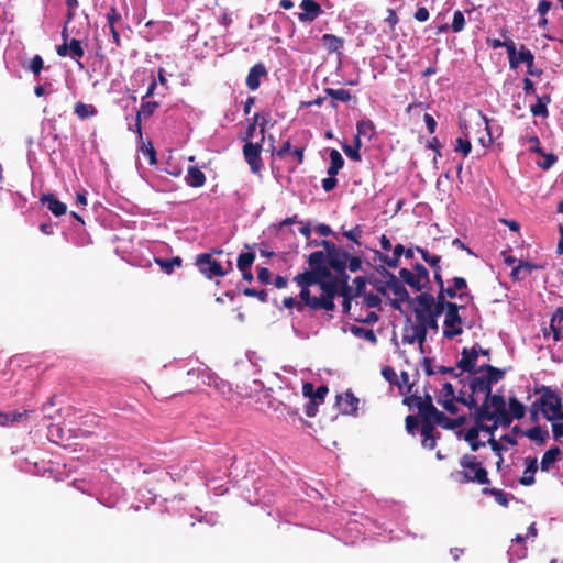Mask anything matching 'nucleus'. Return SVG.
<instances>
[{
    "instance_id": "nucleus-1",
    "label": "nucleus",
    "mask_w": 563,
    "mask_h": 563,
    "mask_svg": "<svg viewBox=\"0 0 563 563\" xmlns=\"http://www.w3.org/2000/svg\"><path fill=\"white\" fill-rule=\"evenodd\" d=\"M461 471L459 472L460 483H474L478 485H489L488 472L483 465V461L473 454H464L460 459Z\"/></svg>"
},
{
    "instance_id": "nucleus-2",
    "label": "nucleus",
    "mask_w": 563,
    "mask_h": 563,
    "mask_svg": "<svg viewBox=\"0 0 563 563\" xmlns=\"http://www.w3.org/2000/svg\"><path fill=\"white\" fill-rule=\"evenodd\" d=\"M541 408L543 417L548 421H563V405L560 394L550 387H543L540 398L533 404Z\"/></svg>"
},
{
    "instance_id": "nucleus-3",
    "label": "nucleus",
    "mask_w": 563,
    "mask_h": 563,
    "mask_svg": "<svg viewBox=\"0 0 563 563\" xmlns=\"http://www.w3.org/2000/svg\"><path fill=\"white\" fill-rule=\"evenodd\" d=\"M321 295L313 296L308 308L312 311L323 309L325 311H333L335 309L334 297L339 295L340 285L333 278L320 283Z\"/></svg>"
},
{
    "instance_id": "nucleus-4",
    "label": "nucleus",
    "mask_w": 563,
    "mask_h": 563,
    "mask_svg": "<svg viewBox=\"0 0 563 563\" xmlns=\"http://www.w3.org/2000/svg\"><path fill=\"white\" fill-rule=\"evenodd\" d=\"M400 279L411 287L415 291L429 289L430 278L429 271L420 263L413 266V271L401 268L399 271Z\"/></svg>"
},
{
    "instance_id": "nucleus-5",
    "label": "nucleus",
    "mask_w": 563,
    "mask_h": 563,
    "mask_svg": "<svg viewBox=\"0 0 563 563\" xmlns=\"http://www.w3.org/2000/svg\"><path fill=\"white\" fill-rule=\"evenodd\" d=\"M319 244L324 249L328 256V265L336 273L342 274L346 271L347 260L350 253L342 247H339L330 240H322Z\"/></svg>"
},
{
    "instance_id": "nucleus-6",
    "label": "nucleus",
    "mask_w": 563,
    "mask_h": 563,
    "mask_svg": "<svg viewBox=\"0 0 563 563\" xmlns=\"http://www.w3.org/2000/svg\"><path fill=\"white\" fill-rule=\"evenodd\" d=\"M386 286L393 292L394 298L390 299V306L395 310L401 311V303H411L412 298L406 289L404 282L399 280L393 273L386 271Z\"/></svg>"
},
{
    "instance_id": "nucleus-7",
    "label": "nucleus",
    "mask_w": 563,
    "mask_h": 563,
    "mask_svg": "<svg viewBox=\"0 0 563 563\" xmlns=\"http://www.w3.org/2000/svg\"><path fill=\"white\" fill-rule=\"evenodd\" d=\"M464 308V305L450 306V310L445 312L443 321V336L445 339L452 340L455 336L461 335L463 333V319L460 316V310Z\"/></svg>"
},
{
    "instance_id": "nucleus-8",
    "label": "nucleus",
    "mask_w": 563,
    "mask_h": 563,
    "mask_svg": "<svg viewBox=\"0 0 563 563\" xmlns=\"http://www.w3.org/2000/svg\"><path fill=\"white\" fill-rule=\"evenodd\" d=\"M506 409V401L503 395L490 394L485 401L477 408V418L479 420H494L497 413Z\"/></svg>"
},
{
    "instance_id": "nucleus-9",
    "label": "nucleus",
    "mask_w": 563,
    "mask_h": 563,
    "mask_svg": "<svg viewBox=\"0 0 563 563\" xmlns=\"http://www.w3.org/2000/svg\"><path fill=\"white\" fill-rule=\"evenodd\" d=\"M196 265L198 266L199 272L208 279H212L213 277H223L227 275V271L218 261L213 260L212 255L209 253L199 254L196 258Z\"/></svg>"
},
{
    "instance_id": "nucleus-10",
    "label": "nucleus",
    "mask_w": 563,
    "mask_h": 563,
    "mask_svg": "<svg viewBox=\"0 0 563 563\" xmlns=\"http://www.w3.org/2000/svg\"><path fill=\"white\" fill-rule=\"evenodd\" d=\"M294 280L300 287L299 298L309 305L313 298L310 292V286L318 285L320 287V280L314 268L311 267V269H306L303 273L298 274Z\"/></svg>"
},
{
    "instance_id": "nucleus-11",
    "label": "nucleus",
    "mask_w": 563,
    "mask_h": 563,
    "mask_svg": "<svg viewBox=\"0 0 563 563\" xmlns=\"http://www.w3.org/2000/svg\"><path fill=\"white\" fill-rule=\"evenodd\" d=\"M432 295L428 291L421 292L412 298L410 307L413 311L416 322H420L430 316H433L434 310L432 309Z\"/></svg>"
},
{
    "instance_id": "nucleus-12",
    "label": "nucleus",
    "mask_w": 563,
    "mask_h": 563,
    "mask_svg": "<svg viewBox=\"0 0 563 563\" xmlns=\"http://www.w3.org/2000/svg\"><path fill=\"white\" fill-rule=\"evenodd\" d=\"M262 144L246 142L243 145V155L250 166L252 173L257 174L263 168V161L261 157Z\"/></svg>"
},
{
    "instance_id": "nucleus-13",
    "label": "nucleus",
    "mask_w": 563,
    "mask_h": 563,
    "mask_svg": "<svg viewBox=\"0 0 563 563\" xmlns=\"http://www.w3.org/2000/svg\"><path fill=\"white\" fill-rule=\"evenodd\" d=\"M208 385L228 404L238 402L240 399L239 393L232 388L231 384L219 377H209Z\"/></svg>"
},
{
    "instance_id": "nucleus-14",
    "label": "nucleus",
    "mask_w": 563,
    "mask_h": 563,
    "mask_svg": "<svg viewBox=\"0 0 563 563\" xmlns=\"http://www.w3.org/2000/svg\"><path fill=\"white\" fill-rule=\"evenodd\" d=\"M462 357L457 361L456 367L460 368L462 372H467L470 374H477L481 371L476 368V362L479 356V352L475 346L468 349L463 347L461 351Z\"/></svg>"
},
{
    "instance_id": "nucleus-15",
    "label": "nucleus",
    "mask_w": 563,
    "mask_h": 563,
    "mask_svg": "<svg viewBox=\"0 0 563 563\" xmlns=\"http://www.w3.org/2000/svg\"><path fill=\"white\" fill-rule=\"evenodd\" d=\"M299 7L302 12L297 14L298 20L303 23L312 22L323 13L321 5L316 0H302Z\"/></svg>"
},
{
    "instance_id": "nucleus-16",
    "label": "nucleus",
    "mask_w": 563,
    "mask_h": 563,
    "mask_svg": "<svg viewBox=\"0 0 563 563\" xmlns=\"http://www.w3.org/2000/svg\"><path fill=\"white\" fill-rule=\"evenodd\" d=\"M358 398L350 390L336 396V406L343 415H355L358 409Z\"/></svg>"
},
{
    "instance_id": "nucleus-17",
    "label": "nucleus",
    "mask_w": 563,
    "mask_h": 563,
    "mask_svg": "<svg viewBox=\"0 0 563 563\" xmlns=\"http://www.w3.org/2000/svg\"><path fill=\"white\" fill-rule=\"evenodd\" d=\"M267 74V69L263 63L255 64L253 67H251L246 76V87L252 91L257 90L261 86V79L265 78Z\"/></svg>"
},
{
    "instance_id": "nucleus-18",
    "label": "nucleus",
    "mask_w": 563,
    "mask_h": 563,
    "mask_svg": "<svg viewBox=\"0 0 563 563\" xmlns=\"http://www.w3.org/2000/svg\"><path fill=\"white\" fill-rule=\"evenodd\" d=\"M413 399L416 400V407L422 419H434L437 413H439V410L434 407L430 395H426L423 398L415 396Z\"/></svg>"
},
{
    "instance_id": "nucleus-19",
    "label": "nucleus",
    "mask_w": 563,
    "mask_h": 563,
    "mask_svg": "<svg viewBox=\"0 0 563 563\" xmlns=\"http://www.w3.org/2000/svg\"><path fill=\"white\" fill-rule=\"evenodd\" d=\"M428 331L419 324L418 322H415L411 325V333L406 332L402 335V341L407 344H415L418 343L419 346L422 349L426 340H427Z\"/></svg>"
},
{
    "instance_id": "nucleus-20",
    "label": "nucleus",
    "mask_w": 563,
    "mask_h": 563,
    "mask_svg": "<svg viewBox=\"0 0 563 563\" xmlns=\"http://www.w3.org/2000/svg\"><path fill=\"white\" fill-rule=\"evenodd\" d=\"M460 129L464 137L456 139L455 152H461L464 157H466L472 150V145L470 142V134L472 126L466 121H460Z\"/></svg>"
},
{
    "instance_id": "nucleus-21",
    "label": "nucleus",
    "mask_w": 563,
    "mask_h": 563,
    "mask_svg": "<svg viewBox=\"0 0 563 563\" xmlns=\"http://www.w3.org/2000/svg\"><path fill=\"white\" fill-rule=\"evenodd\" d=\"M433 420L445 430H454L466 422V417L449 418L442 411H439Z\"/></svg>"
},
{
    "instance_id": "nucleus-22",
    "label": "nucleus",
    "mask_w": 563,
    "mask_h": 563,
    "mask_svg": "<svg viewBox=\"0 0 563 563\" xmlns=\"http://www.w3.org/2000/svg\"><path fill=\"white\" fill-rule=\"evenodd\" d=\"M41 201L55 217H60L67 211V206L64 202L57 200L53 194L43 195Z\"/></svg>"
},
{
    "instance_id": "nucleus-23",
    "label": "nucleus",
    "mask_w": 563,
    "mask_h": 563,
    "mask_svg": "<svg viewBox=\"0 0 563 563\" xmlns=\"http://www.w3.org/2000/svg\"><path fill=\"white\" fill-rule=\"evenodd\" d=\"M470 389L472 394H484L485 398L492 394V386L484 376H473L470 378Z\"/></svg>"
},
{
    "instance_id": "nucleus-24",
    "label": "nucleus",
    "mask_w": 563,
    "mask_h": 563,
    "mask_svg": "<svg viewBox=\"0 0 563 563\" xmlns=\"http://www.w3.org/2000/svg\"><path fill=\"white\" fill-rule=\"evenodd\" d=\"M526 464V470L523 475L520 477L519 483L523 486H531L536 482L534 473L538 470L537 457H527Z\"/></svg>"
},
{
    "instance_id": "nucleus-25",
    "label": "nucleus",
    "mask_w": 563,
    "mask_h": 563,
    "mask_svg": "<svg viewBox=\"0 0 563 563\" xmlns=\"http://www.w3.org/2000/svg\"><path fill=\"white\" fill-rule=\"evenodd\" d=\"M185 181L190 187L199 188L205 185L206 176L197 166H189Z\"/></svg>"
},
{
    "instance_id": "nucleus-26",
    "label": "nucleus",
    "mask_w": 563,
    "mask_h": 563,
    "mask_svg": "<svg viewBox=\"0 0 563 563\" xmlns=\"http://www.w3.org/2000/svg\"><path fill=\"white\" fill-rule=\"evenodd\" d=\"M432 309L434 310L435 316L445 314L450 310V306H459L456 302H452L446 300V297L442 294V291H438L437 297L432 295Z\"/></svg>"
},
{
    "instance_id": "nucleus-27",
    "label": "nucleus",
    "mask_w": 563,
    "mask_h": 563,
    "mask_svg": "<svg viewBox=\"0 0 563 563\" xmlns=\"http://www.w3.org/2000/svg\"><path fill=\"white\" fill-rule=\"evenodd\" d=\"M561 454L562 453L559 446H552L549 450H547L541 459V471L548 472L551 468V466L560 460Z\"/></svg>"
},
{
    "instance_id": "nucleus-28",
    "label": "nucleus",
    "mask_w": 563,
    "mask_h": 563,
    "mask_svg": "<svg viewBox=\"0 0 563 563\" xmlns=\"http://www.w3.org/2000/svg\"><path fill=\"white\" fill-rule=\"evenodd\" d=\"M324 93L327 97H331L333 100L331 101V108L336 110L338 103L336 101L349 102L352 99V95L346 89H333L325 88Z\"/></svg>"
},
{
    "instance_id": "nucleus-29",
    "label": "nucleus",
    "mask_w": 563,
    "mask_h": 563,
    "mask_svg": "<svg viewBox=\"0 0 563 563\" xmlns=\"http://www.w3.org/2000/svg\"><path fill=\"white\" fill-rule=\"evenodd\" d=\"M321 41L329 53H340L344 46V40L334 34H323Z\"/></svg>"
},
{
    "instance_id": "nucleus-30",
    "label": "nucleus",
    "mask_w": 563,
    "mask_h": 563,
    "mask_svg": "<svg viewBox=\"0 0 563 563\" xmlns=\"http://www.w3.org/2000/svg\"><path fill=\"white\" fill-rule=\"evenodd\" d=\"M329 157L330 166L328 167L327 173L329 176H336L339 170L344 166V159L341 153L335 148L330 151Z\"/></svg>"
},
{
    "instance_id": "nucleus-31",
    "label": "nucleus",
    "mask_w": 563,
    "mask_h": 563,
    "mask_svg": "<svg viewBox=\"0 0 563 563\" xmlns=\"http://www.w3.org/2000/svg\"><path fill=\"white\" fill-rule=\"evenodd\" d=\"M519 62L526 63L528 68V74L531 76H540L542 74V70H531V67L533 66L534 56L531 53L530 49H528L525 45L520 46V51L518 54Z\"/></svg>"
},
{
    "instance_id": "nucleus-32",
    "label": "nucleus",
    "mask_w": 563,
    "mask_h": 563,
    "mask_svg": "<svg viewBox=\"0 0 563 563\" xmlns=\"http://www.w3.org/2000/svg\"><path fill=\"white\" fill-rule=\"evenodd\" d=\"M478 371L487 373V375L485 377H486L487 382L490 384V386L493 384L498 383L499 380H501L505 377V369H500V368L494 367L488 364L482 365L478 368Z\"/></svg>"
},
{
    "instance_id": "nucleus-33",
    "label": "nucleus",
    "mask_w": 563,
    "mask_h": 563,
    "mask_svg": "<svg viewBox=\"0 0 563 563\" xmlns=\"http://www.w3.org/2000/svg\"><path fill=\"white\" fill-rule=\"evenodd\" d=\"M475 124L481 129L483 126V130L485 131V135H482L478 137V142L483 145V146H489L492 143H493V139H492V135H490V132H489V126H488V120L487 118L482 114L481 112L478 113V117H477V120L475 122Z\"/></svg>"
},
{
    "instance_id": "nucleus-34",
    "label": "nucleus",
    "mask_w": 563,
    "mask_h": 563,
    "mask_svg": "<svg viewBox=\"0 0 563 563\" xmlns=\"http://www.w3.org/2000/svg\"><path fill=\"white\" fill-rule=\"evenodd\" d=\"M508 412L516 420H520L525 417L526 407L522 402H520L515 396L508 398Z\"/></svg>"
},
{
    "instance_id": "nucleus-35",
    "label": "nucleus",
    "mask_w": 563,
    "mask_h": 563,
    "mask_svg": "<svg viewBox=\"0 0 563 563\" xmlns=\"http://www.w3.org/2000/svg\"><path fill=\"white\" fill-rule=\"evenodd\" d=\"M478 428L474 426L470 428L465 433V440L470 443L471 450L473 452L478 451L481 448L485 446V442L478 440Z\"/></svg>"
},
{
    "instance_id": "nucleus-36",
    "label": "nucleus",
    "mask_w": 563,
    "mask_h": 563,
    "mask_svg": "<svg viewBox=\"0 0 563 563\" xmlns=\"http://www.w3.org/2000/svg\"><path fill=\"white\" fill-rule=\"evenodd\" d=\"M416 251L421 255L422 260L431 266L433 272H435V269H441V256L432 255L426 249L420 246H416Z\"/></svg>"
},
{
    "instance_id": "nucleus-37",
    "label": "nucleus",
    "mask_w": 563,
    "mask_h": 563,
    "mask_svg": "<svg viewBox=\"0 0 563 563\" xmlns=\"http://www.w3.org/2000/svg\"><path fill=\"white\" fill-rule=\"evenodd\" d=\"M525 435L528 437L530 440L536 441L539 444H544L549 438L548 431L541 429V427H539V426L528 429L525 432Z\"/></svg>"
},
{
    "instance_id": "nucleus-38",
    "label": "nucleus",
    "mask_w": 563,
    "mask_h": 563,
    "mask_svg": "<svg viewBox=\"0 0 563 563\" xmlns=\"http://www.w3.org/2000/svg\"><path fill=\"white\" fill-rule=\"evenodd\" d=\"M75 114L80 119L85 120L97 113V109L92 104H86L84 102H77L74 107Z\"/></svg>"
},
{
    "instance_id": "nucleus-39",
    "label": "nucleus",
    "mask_w": 563,
    "mask_h": 563,
    "mask_svg": "<svg viewBox=\"0 0 563 563\" xmlns=\"http://www.w3.org/2000/svg\"><path fill=\"white\" fill-rule=\"evenodd\" d=\"M551 101L550 96L538 97L536 104L531 106L530 111L534 117H547V104Z\"/></svg>"
},
{
    "instance_id": "nucleus-40",
    "label": "nucleus",
    "mask_w": 563,
    "mask_h": 563,
    "mask_svg": "<svg viewBox=\"0 0 563 563\" xmlns=\"http://www.w3.org/2000/svg\"><path fill=\"white\" fill-rule=\"evenodd\" d=\"M356 130L358 135L372 139L375 134V125L372 120L364 119L356 123Z\"/></svg>"
},
{
    "instance_id": "nucleus-41",
    "label": "nucleus",
    "mask_w": 563,
    "mask_h": 563,
    "mask_svg": "<svg viewBox=\"0 0 563 563\" xmlns=\"http://www.w3.org/2000/svg\"><path fill=\"white\" fill-rule=\"evenodd\" d=\"M27 415V411H12V412H2L0 411V426L5 427L13 422H19L23 417Z\"/></svg>"
},
{
    "instance_id": "nucleus-42",
    "label": "nucleus",
    "mask_w": 563,
    "mask_h": 563,
    "mask_svg": "<svg viewBox=\"0 0 563 563\" xmlns=\"http://www.w3.org/2000/svg\"><path fill=\"white\" fill-rule=\"evenodd\" d=\"M482 493L485 495L493 496L495 501L498 503L499 505H501L504 507L508 506V503H509L508 494L504 493L501 489L484 487L482 489Z\"/></svg>"
},
{
    "instance_id": "nucleus-43",
    "label": "nucleus",
    "mask_w": 563,
    "mask_h": 563,
    "mask_svg": "<svg viewBox=\"0 0 563 563\" xmlns=\"http://www.w3.org/2000/svg\"><path fill=\"white\" fill-rule=\"evenodd\" d=\"M351 332L357 336V338H363L365 339L366 341L375 344L377 342V336L375 334V332L372 330V329H365V328H362V327H357V325H352L351 327Z\"/></svg>"
},
{
    "instance_id": "nucleus-44",
    "label": "nucleus",
    "mask_w": 563,
    "mask_h": 563,
    "mask_svg": "<svg viewBox=\"0 0 563 563\" xmlns=\"http://www.w3.org/2000/svg\"><path fill=\"white\" fill-rule=\"evenodd\" d=\"M308 264L314 268L317 266H323L328 264V256L325 251H314L308 257Z\"/></svg>"
},
{
    "instance_id": "nucleus-45",
    "label": "nucleus",
    "mask_w": 563,
    "mask_h": 563,
    "mask_svg": "<svg viewBox=\"0 0 563 563\" xmlns=\"http://www.w3.org/2000/svg\"><path fill=\"white\" fill-rule=\"evenodd\" d=\"M254 260H255L254 252L241 253L236 261V266H238L239 271L251 269Z\"/></svg>"
},
{
    "instance_id": "nucleus-46",
    "label": "nucleus",
    "mask_w": 563,
    "mask_h": 563,
    "mask_svg": "<svg viewBox=\"0 0 563 563\" xmlns=\"http://www.w3.org/2000/svg\"><path fill=\"white\" fill-rule=\"evenodd\" d=\"M155 262L159 264V266L163 268V271L166 274H172L175 266H181V258L179 256H175L169 260H162V258H155Z\"/></svg>"
},
{
    "instance_id": "nucleus-47",
    "label": "nucleus",
    "mask_w": 563,
    "mask_h": 563,
    "mask_svg": "<svg viewBox=\"0 0 563 563\" xmlns=\"http://www.w3.org/2000/svg\"><path fill=\"white\" fill-rule=\"evenodd\" d=\"M435 424L437 422L433 418L422 419L421 434L423 435V439L427 438V440H429V438L437 437L438 432L435 431Z\"/></svg>"
},
{
    "instance_id": "nucleus-48",
    "label": "nucleus",
    "mask_w": 563,
    "mask_h": 563,
    "mask_svg": "<svg viewBox=\"0 0 563 563\" xmlns=\"http://www.w3.org/2000/svg\"><path fill=\"white\" fill-rule=\"evenodd\" d=\"M506 49L508 54L509 66L511 69H516L519 66L520 62L517 55L516 44L512 40H508V43L506 44Z\"/></svg>"
},
{
    "instance_id": "nucleus-49",
    "label": "nucleus",
    "mask_w": 563,
    "mask_h": 563,
    "mask_svg": "<svg viewBox=\"0 0 563 563\" xmlns=\"http://www.w3.org/2000/svg\"><path fill=\"white\" fill-rule=\"evenodd\" d=\"M69 56L71 58H81L85 55V49L81 42L76 38H71L68 43Z\"/></svg>"
},
{
    "instance_id": "nucleus-50",
    "label": "nucleus",
    "mask_w": 563,
    "mask_h": 563,
    "mask_svg": "<svg viewBox=\"0 0 563 563\" xmlns=\"http://www.w3.org/2000/svg\"><path fill=\"white\" fill-rule=\"evenodd\" d=\"M439 291H442V294L446 297V298H450V299H454L456 297H459V299L463 300V299H473V296H471L470 294L467 292H460L457 294L459 291L456 289H454V287L451 285L449 287H445L442 288V289H439Z\"/></svg>"
},
{
    "instance_id": "nucleus-51",
    "label": "nucleus",
    "mask_w": 563,
    "mask_h": 563,
    "mask_svg": "<svg viewBox=\"0 0 563 563\" xmlns=\"http://www.w3.org/2000/svg\"><path fill=\"white\" fill-rule=\"evenodd\" d=\"M283 303H284V306H285L286 308H289V309H290V308H296V310H297V311H299V312H302V311H303V309H305L306 307H308V303H307L305 300H302V299H300V300H296V299H295V298H292V297H286V298H284Z\"/></svg>"
},
{
    "instance_id": "nucleus-52",
    "label": "nucleus",
    "mask_w": 563,
    "mask_h": 563,
    "mask_svg": "<svg viewBox=\"0 0 563 563\" xmlns=\"http://www.w3.org/2000/svg\"><path fill=\"white\" fill-rule=\"evenodd\" d=\"M465 26V18L462 11L457 10L453 14L452 30L455 33L461 32Z\"/></svg>"
},
{
    "instance_id": "nucleus-53",
    "label": "nucleus",
    "mask_w": 563,
    "mask_h": 563,
    "mask_svg": "<svg viewBox=\"0 0 563 563\" xmlns=\"http://www.w3.org/2000/svg\"><path fill=\"white\" fill-rule=\"evenodd\" d=\"M158 107L159 102L157 101H146L142 103L141 109L140 111H137V113H141V117L143 115L145 118H148L156 111Z\"/></svg>"
},
{
    "instance_id": "nucleus-54",
    "label": "nucleus",
    "mask_w": 563,
    "mask_h": 563,
    "mask_svg": "<svg viewBox=\"0 0 563 563\" xmlns=\"http://www.w3.org/2000/svg\"><path fill=\"white\" fill-rule=\"evenodd\" d=\"M363 231L361 225H355L349 231H344L343 235L349 239L350 241H353L355 244L361 245L360 238L362 235Z\"/></svg>"
},
{
    "instance_id": "nucleus-55",
    "label": "nucleus",
    "mask_w": 563,
    "mask_h": 563,
    "mask_svg": "<svg viewBox=\"0 0 563 563\" xmlns=\"http://www.w3.org/2000/svg\"><path fill=\"white\" fill-rule=\"evenodd\" d=\"M330 269H332V268L328 264L323 265V266L314 267V271L317 273V276H318L320 283H324L325 280L333 278Z\"/></svg>"
},
{
    "instance_id": "nucleus-56",
    "label": "nucleus",
    "mask_w": 563,
    "mask_h": 563,
    "mask_svg": "<svg viewBox=\"0 0 563 563\" xmlns=\"http://www.w3.org/2000/svg\"><path fill=\"white\" fill-rule=\"evenodd\" d=\"M243 295L246 297H255L261 302H266L268 299V295H267L266 290H256L254 288H245L243 290Z\"/></svg>"
},
{
    "instance_id": "nucleus-57",
    "label": "nucleus",
    "mask_w": 563,
    "mask_h": 563,
    "mask_svg": "<svg viewBox=\"0 0 563 563\" xmlns=\"http://www.w3.org/2000/svg\"><path fill=\"white\" fill-rule=\"evenodd\" d=\"M439 317L440 316H435V313H433V316H430L427 319H424L418 323L421 324L422 327H424V329L427 331L432 330V331L437 332L439 330V324H438Z\"/></svg>"
},
{
    "instance_id": "nucleus-58",
    "label": "nucleus",
    "mask_w": 563,
    "mask_h": 563,
    "mask_svg": "<svg viewBox=\"0 0 563 563\" xmlns=\"http://www.w3.org/2000/svg\"><path fill=\"white\" fill-rule=\"evenodd\" d=\"M258 120H260V114L255 113L252 118V121L249 123V125L244 132V136L242 137L243 141L250 142L249 140L253 137Z\"/></svg>"
},
{
    "instance_id": "nucleus-59",
    "label": "nucleus",
    "mask_w": 563,
    "mask_h": 563,
    "mask_svg": "<svg viewBox=\"0 0 563 563\" xmlns=\"http://www.w3.org/2000/svg\"><path fill=\"white\" fill-rule=\"evenodd\" d=\"M342 150L343 152L345 153V155L347 157H350L352 161L354 162H360L362 159V156H361V153H360V150H357L356 147H354L353 145H349L346 143H344L342 145Z\"/></svg>"
},
{
    "instance_id": "nucleus-60",
    "label": "nucleus",
    "mask_w": 563,
    "mask_h": 563,
    "mask_svg": "<svg viewBox=\"0 0 563 563\" xmlns=\"http://www.w3.org/2000/svg\"><path fill=\"white\" fill-rule=\"evenodd\" d=\"M474 395L475 394H472V391L467 396L460 395L456 397V402L467 406L468 408H475L477 410L479 407L477 406V400L475 399Z\"/></svg>"
},
{
    "instance_id": "nucleus-61",
    "label": "nucleus",
    "mask_w": 563,
    "mask_h": 563,
    "mask_svg": "<svg viewBox=\"0 0 563 563\" xmlns=\"http://www.w3.org/2000/svg\"><path fill=\"white\" fill-rule=\"evenodd\" d=\"M382 376L390 384H398V376L391 366H385Z\"/></svg>"
},
{
    "instance_id": "nucleus-62",
    "label": "nucleus",
    "mask_w": 563,
    "mask_h": 563,
    "mask_svg": "<svg viewBox=\"0 0 563 563\" xmlns=\"http://www.w3.org/2000/svg\"><path fill=\"white\" fill-rule=\"evenodd\" d=\"M362 296L364 297V303L368 308H376L382 302L380 297L378 295L369 292V294H364Z\"/></svg>"
},
{
    "instance_id": "nucleus-63",
    "label": "nucleus",
    "mask_w": 563,
    "mask_h": 563,
    "mask_svg": "<svg viewBox=\"0 0 563 563\" xmlns=\"http://www.w3.org/2000/svg\"><path fill=\"white\" fill-rule=\"evenodd\" d=\"M43 65H44V62H43V58L40 56V55H35L32 59H31V63H30V70L34 74V75H40L41 70L43 69Z\"/></svg>"
},
{
    "instance_id": "nucleus-64",
    "label": "nucleus",
    "mask_w": 563,
    "mask_h": 563,
    "mask_svg": "<svg viewBox=\"0 0 563 563\" xmlns=\"http://www.w3.org/2000/svg\"><path fill=\"white\" fill-rule=\"evenodd\" d=\"M456 398H443L439 400V404L442 405V407L449 411L450 413H456L457 412V406L455 405Z\"/></svg>"
}]
</instances>
